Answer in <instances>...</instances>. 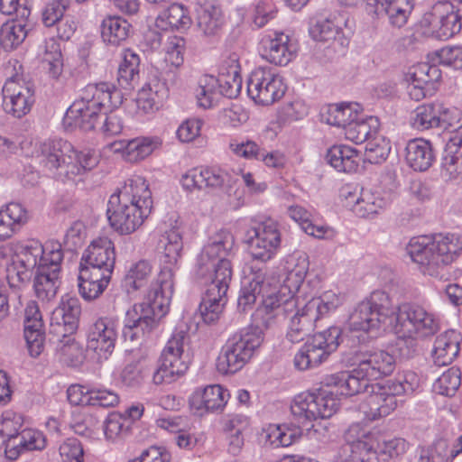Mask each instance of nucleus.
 Wrapping results in <instances>:
<instances>
[{
	"label": "nucleus",
	"mask_w": 462,
	"mask_h": 462,
	"mask_svg": "<svg viewBox=\"0 0 462 462\" xmlns=\"http://www.w3.org/2000/svg\"><path fill=\"white\" fill-rule=\"evenodd\" d=\"M309 267L305 255H289L285 262L287 278L281 288L263 298L251 316V324L235 333L223 346L217 358V370L222 374H233L241 370L260 347L264 331L282 319H290L286 338L299 343L309 337L319 319L340 305L334 293L313 297L301 308L294 292L304 281Z\"/></svg>",
	"instance_id": "1"
},
{
	"label": "nucleus",
	"mask_w": 462,
	"mask_h": 462,
	"mask_svg": "<svg viewBox=\"0 0 462 462\" xmlns=\"http://www.w3.org/2000/svg\"><path fill=\"white\" fill-rule=\"evenodd\" d=\"M162 268L148 291L143 302L134 304L125 313L122 336L125 341L134 342L146 338L157 327L160 319L169 311L173 294V267L183 248L181 234L172 228L162 236Z\"/></svg>",
	"instance_id": "2"
},
{
	"label": "nucleus",
	"mask_w": 462,
	"mask_h": 462,
	"mask_svg": "<svg viewBox=\"0 0 462 462\" xmlns=\"http://www.w3.org/2000/svg\"><path fill=\"white\" fill-rule=\"evenodd\" d=\"M235 238L230 231L220 230L204 246L197 258L195 277L207 286L199 310L208 325L215 324L226 303V292L232 279V265L227 258L233 251Z\"/></svg>",
	"instance_id": "3"
},
{
	"label": "nucleus",
	"mask_w": 462,
	"mask_h": 462,
	"mask_svg": "<svg viewBox=\"0 0 462 462\" xmlns=\"http://www.w3.org/2000/svg\"><path fill=\"white\" fill-rule=\"evenodd\" d=\"M152 203V192L143 178L127 180L109 199L106 213L111 226L121 234L134 232L151 214Z\"/></svg>",
	"instance_id": "4"
},
{
	"label": "nucleus",
	"mask_w": 462,
	"mask_h": 462,
	"mask_svg": "<svg viewBox=\"0 0 462 462\" xmlns=\"http://www.w3.org/2000/svg\"><path fill=\"white\" fill-rule=\"evenodd\" d=\"M406 252L411 261L427 275L442 279L448 267L462 254V236L455 233L435 235L410 240Z\"/></svg>",
	"instance_id": "5"
},
{
	"label": "nucleus",
	"mask_w": 462,
	"mask_h": 462,
	"mask_svg": "<svg viewBox=\"0 0 462 462\" xmlns=\"http://www.w3.org/2000/svg\"><path fill=\"white\" fill-rule=\"evenodd\" d=\"M122 103V92L113 84H88L82 90L80 98L67 109L63 123L68 127L79 128L84 132L92 131L103 110L116 108Z\"/></svg>",
	"instance_id": "6"
},
{
	"label": "nucleus",
	"mask_w": 462,
	"mask_h": 462,
	"mask_svg": "<svg viewBox=\"0 0 462 462\" xmlns=\"http://www.w3.org/2000/svg\"><path fill=\"white\" fill-rule=\"evenodd\" d=\"M35 152L39 163L62 182L74 181L98 162L90 151L78 152L69 142L62 139L41 143Z\"/></svg>",
	"instance_id": "7"
},
{
	"label": "nucleus",
	"mask_w": 462,
	"mask_h": 462,
	"mask_svg": "<svg viewBox=\"0 0 462 462\" xmlns=\"http://www.w3.org/2000/svg\"><path fill=\"white\" fill-rule=\"evenodd\" d=\"M339 402L336 393L327 389H319L315 393H301L291 404V412L295 423L303 429L310 438L324 437L327 427L318 420L328 419L336 413Z\"/></svg>",
	"instance_id": "8"
},
{
	"label": "nucleus",
	"mask_w": 462,
	"mask_h": 462,
	"mask_svg": "<svg viewBox=\"0 0 462 462\" xmlns=\"http://www.w3.org/2000/svg\"><path fill=\"white\" fill-rule=\"evenodd\" d=\"M416 386V374L411 372L398 374L383 384L371 385V394L366 398L368 416L377 420L389 415L398 405L397 397L412 393Z\"/></svg>",
	"instance_id": "9"
},
{
	"label": "nucleus",
	"mask_w": 462,
	"mask_h": 462,
	"mask_svg": "<svg viewBox=\"0 0 462 462\" xmlns=\"http://www.w3.org/2000/svg\"><path fill=\"white\" fill-rule=\"evenodd\" d=\"M393 313L388 294L383 291H374L369 298L355 307L348 317L347 326L350 331L367 333L378 328Z\"/></svg>",
	"instance_id": "10"
},
{
	"label": "nucleus",
	"mask_w": 462,
	"mask_h": 462,
	"mask_svg": "<svg viewBox=\"0 0 462 462\" xmlns=\"http://www.w3.org/2000/svg\"><path fill=\"white\" fill-rule=\"evenodd\" d=\"M189 333L175 329L163 348L158 367L152 374L153 383H171L181 377L188 370V362L182 359L184 346L189 342Z\"/></svg>",
	"instance_id": "11"
},
{
	"label": "nucleus",
	"mask_w": 462,
	"mask_h": 462,
	"mask_svg": "<svg viewBox=\"0 0 462 462\" xmlns=\"http://www.w3.org/2000/svg\"><path fill=\"white\" fill-rule=\"evenodd\" d=\"M395 317L393 326L398 337H426L438 332L439 321L432 313L414 303H402L393 309Z\"/></svg>",
	"instance_id": "12"
},
{
	"label": "nucleus",
	"mask_w": 462,
	"mask_h": 462,
	"mask_svg": "<svg viewBox=\"0 0 462 462\" xmlns=\"http://www.w3.org/2000/svg\"><path fill=\"white\" fill-rule=\"evenodd\" d=\"M81 306L75 297L66 295L51 315L50 341L62 344V348L71 347V336L79 328Z\"/></svg>",
	"instance_id": "13"
},
{
	"label": "nucleus",
	"mask_w": 462,
	"mask_h": 462,
	"mask_svg": "<svg viewBox=\"0 0 462 462\" xmlns=\"http://www.w3.org/2000/svg\"><path fill=\"white\" fill-rule=\"evenodd\" d=\"M81 306L75 297L66 295L51 315L50 341L62 344V348L71 347V336L79 328Z\"/></svg>",
	"instance_id": "14"
},
{
	"label": "nucleus",
	"mask_w": 462,
	"mask_h": 462,
	"mask_svg": "<svg viewBox=\"0 0 462 462\" xmlns=\"http://www.w3.org/2000/svg\"><path fill=\"white\" fill-rule=\"evenodd\" d=\"M61 244L51 242L48 245V256L43 258V263L39 265L35 271L33 288L36 297L44 301L53 299L60 284V273L63 261V251Z\"/></svg>",
	"instance_id": "15"
},
{
	"label": "nucleus",
	"mask_w": 462,
	"mask_h": 462,
	"mask_svg": "<svg viewBox=\"0 0 462 462\" xmlns=\"http://www.w3.org/2000/svg\"><path fill=\"white\" fill-rule=\"evenodd\" d=\"M245 237L253 259L262 263L273 259L281 245L278 225L272 219H267L249 228Z\"/></svg>",
	"instance_id": "16"
},
{
	"label": "nucleus",
	"mask_w": 462,
	"mask_h": 462,
	"mask_svg": "<svg viewBox=\"0 0 462 462\" xmlns=\"http://www.w3.org/2000/svg\"><path fill=\"white\" fill-rule=\"evenodd\" d=\"M282 78L271 69H254L247 80V94L256 104L269 106L282 98L285 94Z\"/></svg>",
	"instance_id": "17"
},
{
	"label": "nucleus",
	"mask_w": 462,
	"mask_h": 462,
	"mask_svg": "<svg viewBox=\"0 0 462 462\" xmlns=\"http://www.w3.org/2000/svg\"><path fill=\"white\" fill-rule=\"evenodd\" d=\"M424 19L439 38L448 39L462 29V0L439 1Z\"/></svg>",
	"instance_id": "18"
},
{
	"label": "nucleus",
	"mask_w": 462,
	"mask_h": 462,
	"mask_svg": "<svg viewBox=\"0 0 462 462\" xmlns=\"http://www.w3.org/2000/svg\"><path fill=\"white\" fill-rule=\"evenodd\" d=\"M2 95L5 112L16 118L27 115L35 102L33 85L18 75L5 81Z\"/></svg>",
	"instance_id": "19"
},
{
	"label": "nucleus",
	"mask_w": 462,
	"mask_h": 462,
	"mask_svg": "<svg viewBox=\"0 0 462 462\" xmlns=\"http://www.w3.org/2000/svg\"><path fill=\"white\" fill-rule=\"evenodd\" d=\"M351 357L343 359L348 365H358L359 373L371 380L391 374L395 368V358L383 350H367L363 347L351 353Z\"/></svg>",
	"instance_id": "20"
},
{
	"label": "nucleus",
	"mask_w": 462,
	"mask_h": 462,
	"mask_svg": "<svg viewBox=\"0 0 462 462\" xmlns=\"http://www.w3.org/2000/svg\"><path fill=\"white\" fill-rule=\"evenodd\" d=\"M456 109L447 106L439 101L428 102L418 106L411 114L410 123L417 131L434 128L448 129L453 125Z\"/></svg>",
	"instance_id": "21"
},
{
	"label": "nucleus",
	"mask_w": 462,
	"mask_h": 462,
	"mask_svg": "<svg viewBox=\"0 0 462 462\" xmlns=\"http://www.w3.org/2000/svg\"><path fill=\"white\" fill-rule=\"evenodd\" d=\"M116 338L115 320L100 318L89 327L87 347L96 353L99 360H106L115 349Z\"/></svg>",
	"instance_id": "22"
},
{
	"label": "nucleus",
	"mask_w": 462,
	"mask_h": 462,
	"mask_svg": "<svg viewBox=\"0 0 462 462\" xmlns=\"http://www.w3.org/2000/svg\"><path fill=\"white\" fill-rule=\"evenodd\" d=\"M233 182L231 174L218 167L195 168L181 178L182 187L189 191L231 187Z\"/></svg>",
	"instance_id": "23"
},
{
	"label": "nucleus",
	"mask_w": 462,
	"mask_h": 462,
	"mask_svg": "<svg viewBox=\"0 0 462 462\" xmlns=\"http://www.w3.org/2000/svg\"><path fill=\"white\" fill-rule=\"evenodd\" d=\"M273 38L263 39L261 55L270 63L285 66L295 57L296 48L283 32H275Z\"/></svg>",
	"instance_id": "24"
},
{
	"label": "nucleus",
	"mask_w": 462,
	"mask_h": 462,
	"mask_svg": "<svg viewBox=\"0 0 462 462\" xmlns=\"http://www.w3.org/2000/svg\"><path fill=\"white\" fill-rule=\"evenodd\" d=\"M116 253L114 243L107 237L94 240L84 251L80 263L114 270Z\"/></svg>",
	"instance_id": "25"
},
{
	"label": "nucleus",
	"mask_w": 462,
	"mask_h": 462,
	"mask_svg": "<svg viewBox=\"0 0 462 462\" xmlns=\"http://www.w3.org/2000/svg\"><path fill=\"white\" fill-rule=\"evenodd\" d=\"M229 393L218 384L208 385L202 390H197L189 398V405L199 415L204 411H216L224 408Z\"/></svg>",
	"instance_id": "26"
},
{
	"label": "nucleus",
	"mask_w": 462,
	"mask_h": 462,
	"mask_svg": "<svg viewBox=\"0 0 462 462\" xmlns=\"http://www.w3.org/2000/svg\"><path fill=\"white\" fill-rule=\"evenodd\" d=\"M351 371H341L337 374L328 375L326 378L328 386L333 385L339 389L340 394L352 396L366 392L369 387L368 376L363 375L359 373V366Z\"/></svg>",
	"instance_id": "27"
},
{
	"label": "nucleus",
	"mask_w": 462,
	"mask_h": 462,
	"mask_svg": "<svg viewBox=\"0 0 462 462\" xmlns=\"http://www.w3.org/2000/svg\"><path fill=\"white\" fill-rule=\"evenodd\" d=\"M440 175L447 181L462 178V137L455 135L448 141L441 159Z\"/></svg>",
	"instance_id": "28"
},
{
	"label": "nucleus",
	"mask_w": 462,
	"mask_h": 462,
	"mask_svg": "<svg viewBox=\"0 0 462 462\" xmlns=\"http://www.w3.org/2000/svg\"><path fill=\"white\" fill-rule=\"evenodd\" d=\"M462 336L455 329H448L439 335L434 342L432 357L438 366L450 365L459 353Z\"/></svg>",
	"instance_id": "29"
},
{
	"label": "nucleus",
	"mask_w": 462,
	"mask_h": 462,
	"mask_svg": "<svg viewBox=\"0 0 462 462\" xmlns=\"http://www.w3.org/2000/svg\"><path fill=\"white\" fill-rule=\"evenodd\" d=\"M21 417L15 419L16 434L12 440V449L9 451L10 460H15L24 451L42 450L46 446L43 434L36 430L23 429L20 430Z\"/></svg>",
	"instance_id": "30"
},
{
	"label": "nucleus",
	"mask_w": 462,
	"mask_h": 462,
	"mask_svg": "<svg viewBox=\"0 0 462 462\" xmlns=\"http://www.w3.org/2000/svg\"><path fill=\"white\" fill-rule=\"evenodd\" d=\"M346 14L336 12L328 17H321L317 20L310 29V33L315 41L329 42L341 38L342 30L347 25Z\"/></svg>",
	"instance_id": "31"
},
{
	"label": "nucleus",
	"mask_w": 462,
	"mask_h": 462,
	"mask_svg": "<svg viewBox=\"0 0 462 462\" xmlns=\"http://www.w3.org/2000/svg\"><path fill=\"white\" fill-rule=\"evenodd\" d=\"M28 220L26 209L19 203H9L0 209V241L12 237Z\"/></svg>",
	"instance_id": "32"
},
{
	"label": "nucleus",
	"mask_w": 462,
	"mask_h": 462,
	"mask_svg": "<svg viewBox=\"0 0 462 462\" xmlns=\"http://www.w3.org/2000/svg\"><path fill=\"white\" fill-rule=\"evenodd\" d=\"M405 151L406 162L414 171H425L432 165L434 153L429 141L421 138L411 140Z\"/></svg>",
	"instance_id": "33"
},
{
	"label": "nucleus",
	"mask_w": 462,
	"mask_h": 462,
	"mask_svg": "<svg viewBox=\"0 0 462 462\" xmlns=\"http://www.w3.org/2000/svg\"><path fill=\"white\" fill-rule=\"evenodd\" d=\"M330 355V352L310 337L296 353L294 366L300 371L312 369L327 361Z\"/></svg>",
	"instance_id": "34"
},
{
	"label": "nucleus",
	"mask_w": 462,
	"mask_h": 462,
	"mask_svg": "<svg viewBox=\"0 0 462 462\" xmlns=\"http://www.w3.org/2000/svg\"><path fill=\"white\" fill-rule=\"evenodd\" d=\"M101 36L105 42L118 46L125 42L133 32L131 23L118 15H108L101 23Z\"/></svg>",
	"instance_id": "35"
},
{
	"label": "nucleus",
	"mask_w": 462,
	"mask_h": 462,
	"mask_svg": "<svg viewBox=\"0 0 462 462\" xmlns=\"http://www.w3.org/2000/svg\"><path fill=\"white\" fill-rule=\"evenodd\" d=\"M251 273L253 274L252 279L241 288L237 299V309L240 312H246L251 310L263 291L266 276L265 270L252 266Z\"/></svg>",
	"instance_id": "36"
},
{
	"label": "nucleus",
	"mask_w": 462,
	"mask_h": 462,
	"mask_svg": "<svg viewBox=\"0 0 462 462\" xmlns=\"http://www.w3.org/2000/svg\"><path fill=\"white\" fill-rule=\"evenodd\" d=\"M121 57L122 60L117 69V82L123 88H134L140 78V57L130 49L124 50Z\"/></svg>",
	"instance_id": "37"
},
{
	"label": "nucleus",
	"mask_w": 462,
	"mask_h": 462,
	"mask_svg": "<svg viewBox=\"0 0 462 462\" xmlns=\"http://www.w3.org/2000/svg\"><path fill=\"white\" fill-rule=\"evenodd\" d=\"M374 436L356 443L343 444L335 455V462H369L374 451Z\"/></svg>",
	"instance_id": "38"
},
{
	"label": "nucleus",
	"mask_w": 462,
	"mask_h": 462,
	"mask_svg": "<svg viewBox=\"0 0 462 462\" xmlns=\"http://www.w3.org/2000/svg\"><path fill=\"white\" fill-rule=\"evenodd\" d=\"M327 162L340 172H354L359 165L356 150L346 145H334L326 154Z\"/></svg>",
	"instance_id": "39"
},
{
	"label": "nucleus",
	"mask_w": 462,
	"mask_h": 462,
	"mask_svg": "<svg viewBox=\"0 0 462 462\" xmlns=\"http://www.w3.org/2000/svg\"><path fill=\"white\" fill-rule=\"evenodd\" d=\"M379 125V120L375 116L365 119L354 117L345 130V136L355 143H367L377 134Z\"/></svg>",
	"instance_id": "40"
},
{
	"label": "nucleus",
	"mask_w": 462,
	"mask_h": 462,
	"mask_svg": "<svg viewBox=\"0 0 462 462\" xmlns=\"http://www.w3.org/2000/svg\"><path fill=\"white\" fill-rule=\"evenodd\" d=\"M390 204L389 196H384L379 191L363 189L360 198L354 207L355 213L360 217H370Z\"/></svg>",
	"instance_id": "41"
},
{
	"label": "nucleus",
	"mask_w": 462,
	"mask_h": 462,
	"mask_svg": "<svg viewBox=\"0 0 462 462\" xmlns=\"http://www.w3.org/2000/svg\"><path fill=\"white\" fill-rule=\"evenodd\" d=\"M198 26L206 36H217L222 30L224 17L218 6L209 5L198 10Z\"/></svg>",
	"instance_id": "42"
},
{
	"label": "nucleus",
	"mask_w": 462,
	"mask_h": 462,
	"mask_svg": "<svg viewBox=\"0 0 462 462\" xmlns=\"http://www.w3.org/2000/svg\"><path fill=\"white\" fill-rule=\"evenodd\" d=\"M411 10L412 5L409 0H391L386 5L373 9L370 14L376 16L386 14L393 25L401 28L406 24Z\"/></svg>",
	"instance_id": "43"
},
{
	"label": "nucleus",
	"mask_w": 462,
	"mask_h": 462,
	"mask_svg": "<svg viewBox=\"0 0 462 462\" xmlns=\"http://www.w3.org/2000/svg\"><path fill=\"white\" fill-rule=\"evenodd\" d=\"M191 23L183 5L172 4L156 19V26L161 30H180L185 29Z\"/></svg>",
	"instance_id": "44"
},
{
	"label": "nucleus",
	"mask_w": 462,
	"mask_h": 462,
	"mask_svg": "<svg viewBox=\"0 0 462 462\" xmlns=\"http://www.w3.org/2000/svg\"><path fill=\"white\" fill-rule=\"evenodd\" d=\"M27 21L7 22L0 27V47L13 50L21 44L27 35Z\"/></svg>",
	"instance_id": "45"
},
{
	"label": "nucleus",
	"mask_w": 462,
	"mask_h": 462,
	"mask_svg": "<svg viewBox=\"0 0 462 462\" xmlns=\"http://www.w3.org/2000/svg\"><path fill=\"white\" fill-rule=\"evenodd\" d=\"M441 79V70L436 64L420 62L409 69L406 80L417 82L435 88V85Z\"/></svg>",
	"instance_id": "46"
},
{
	"label": "nucleus",
	"mask_w": 462,
	"mask_h": 462,
	"mask_svg": "<svg viewBox=\"0 0 462 462\" xmlns=\"http://www.w3.org/2000/svg\"><path fill=\"white\" fill-rule=\"evenodd\" d=\"M152 273V265L145 260L133 264L123 280V287L132 293L146 285Z\"/></svg>",
	"instance_id": "47"
},
{
	"label": "nucleus",
	"mask_w": 462,
	"mask_h": 462,
	"mask_svg": "<svg viewBox=\"0 0 462 462\" xmlns=\"http://www.w3.org/2000/svg\"><path fill=\"white\" fill-rule=\"evenodd\" d=\"M216 79L219 97L235 98L239 95L242 88V78L237 66L231 67L226 73H220Z\"/></svg>",
	"instance_id": "48"
},
{
	"label": "nucleus",
	"mask_w": 462,
	"mask_h": 462,
	"mask_svg": "<svg viewBox=\"0 0 462 462\" xmlns=\"http://www.w3.org/2000/svg\"><path fill=\"white\" fill-rule=\"evenodd\" d=\"M52 241H49L42 245L38 241H31L29 244L23 246L19 252H17L14 255H16L19 259L22 260L21 263L27 264V267H34L38 268L39 265L43 264V258H46L48 253V245Z\"/></svg>",
	"instance_id": "49"
},
{
	"label": "nucleus",
	"mask_w": 462,
	"mask_h": 462,
	"mask_svg": "<svg viewBox=\"0 0 462 462\" xmlns=\"http://www.w3.org/2000/svg\"><path fill=\"white\" fill-rule=\"evenodd\" d=\"M42 63L51 78L58 79L61 75L63 70L62 55L60 44L54 40L46 42Z\"/></svg>",
	"instance_id": "50"
},
{
	"label": "nucleus",
	"mask_w": 462,
	"mask_h": 462,
	"mask_svg": "<svg viewBox=\"0 0 462 462\" xmlns=\"http://www.w3.org/2000/svg\"><path fill=\"white\" fill-rule=\"evenodd\" d=\"M461 384V373L458 368L451 367L444 372L434 383L433 390L444 396H453Z\"/></svg>",
	"instance_id": "51"
},
{
	"label": "nucleus",
	"mask_w": 462,
	"mask_h": 462,
	"mask_svg": "<svg viewBox=\"0 0 462 462\" xmlns=\"http://www.w3.org/2000/svg\"><path fill=\"white\" fill-rule=\"evenodd\" d=\"M196 97L199 106L209 108L217 102L219 94L217 89V79L213 76H205L196 89Z\"/></svg>",
	"instance_id": "52"
},
{
	"label": "nucleus",
	"mask_w": 462,
	"mask_h": 462,
	"mask_svg": "<svg viewBox=\"0 0 462 462\" xmlns=\"http://www.w3.org/2000/svg\"><path fill=\"white\" fill-rule=\"evenodd\" d=\"M16 255L12 258L11 264L7 267V280L11 287H21L28 283L32 276L34 267H27Z\"/></svg>",
	"instance_id": "53"
},
{
	"label": "nucleus",
	"mask_w": 462,
	"mask_h": 462,
	"mask_svg": "<svg viewBox=\"0 0 462 462\" xmlns=\"http://www.w3.org/2000/svg\"><path fill=\"white\" fill-rule=\"evenodd\" d=\"M432 60L439 64L462 70V46L447 45L432 53Z\"/></svg>",
	"instance_id": "54"
},
{
	"label": "nucleus",
	"mask_w": 462,
	"mask_h": 462,
	"mask_svg": "<svg viewBox=\"0 0 462 462\" xmlns=\"http://www.w3.org/2000/svg\"><path fill=\"white\" fill-rule=\"evenodd\" d=\"M356 117L348 104L331 105L328 108L326 121L328 125L342 127L344 130Z\"/></svg>",
	"instance_id": "55"
},
{
	"label": "nucleus",
	"mask_w": 462,
	"mask_h": 462,
	"mask_svg": "<svg viewBox=\"0 0 462 462\" xmlns=\"http://www.w3.org/2000/svg\"><path fill=\"white\" fill-rule=\"evenodd\" d=\"M23 336L30 356L32 357L39 356L44 349L45 333L43 326H24Z\"/></svg>",
	"instance_id": "56"
},
{
	"label": "nucleus",
	"mask_w": 462,
	"mask_h": 462,
	"mask_svg": "<svg viewBox=\"0 0 462 462\" xmlns=\"http://www.w3.org/2000/svg\"><path fill=\"white\" fill-rule=\"evenodd\" d=\"M130 430V421L119 413L110 414L104 426L106 439H115L117 437L127 435Z\"/></svg>",
	"instance_id": "57"
},
{
	"label": "nucleus",
	"mask_w": 462,
	"mask_h": 462,
	"mask_svg": "<svg viewBox=\"0 0 462 462\" xmlns=\"http://www.w3.org/2000/svg\"><path fill=\"white\" fill-rule=\"evenodd\" d=\"M69 0H52L48 3L42 12V21L46 27L58 24L68 8Z\"/></svg>",
	"instance_id": "58"
},
{
	"label": "nucleus",
	"mask_w": 462,
	"mask_h": 462,
	"mask_svg": "<svg viewBox=\"0 0 462 462\" xmlns=\"http://www.w3.org/2000/svg\"><path fill=\"white\" fill-rule=\"evenodd\" d=\"M311 337L332 354L338 348L342 341V329L340 327L331 326L321 332L314 334Z\"/></svg>",
	"instance_id": "59"
},
{
	"label": "nucleus",
	"mask_w": 462,
	"mask_h": 462,
	"mask_svg": "<svg viewBox=\"0 0 462 462\" xmlns=\"http://www.w3.org/2000/svg\"><path fill=\"white\" fill-rule=\"evenodd\" d=\"M0 12L5 15H15L17 20L27 21L31 15L29 0H0Z\"/></svg>",
	"instance_id": "60"
},
{
	"label": "nucleus",
	"mask_w": 462,
	"mask_h": 462,
	"mask_svg": "<svg viewBox=\"0 0 462 462\" xmlns=\"http://www.w3.org/2000/svg\"><path fill=\"white\" fill-rule=\"evenodd\" d=\"M153 147L150 138L130 140L127 145V160L130 162L143 160L152 152Z\"/></svg>",
	"instance_id": "61"
},
{
	"label": "nucleus",
	"mask_w": 462,
	"mask_h": 462,
	"mask_svg": "<svg viewBox=\"0 0 462 462\" xmlns=\"http://www.w3.org/2000/svg\"><path fill=\"white\" fill-rule=\"evenodd\" d=\"M229 149L238 157L256 161L259 160L262 150V148H260V146L252 140L241 142H238L237 140H231L229 143Z\"/></svg>",
	"instance_id": "62"
},
{
	"label": "nucleus",
	"mask_w": 462,
	"mask_h": 462,
	"mask_svg": "<svg viewBox=\"0 0 462 462\" xmlns=\"http://www.w3.org/2000/svg\"><path fill=\"white\" fill-rule=\"evenodd\" d=\"M420 457H429L433 462H452L453 458L450 455L448 443L446 439H440L436 440L433 445L423 449Z\"/></svg>",
	"instance_id": "63"
},
{
	"label": "nucleus",
	"mask_w": 462,
	"mask_h": 462,
	"mask_svg": "<svg viewBox=\"0 0 462 462\" xmlns=\"http://www.w3.org/2000/svg\"><path fill=\"white\" fill-rule=\"evenodd\" d=\"M63 462H83L84 450L78 439L71 438L64 441L59 448Z\"/></svg>",
	"instance_id": "64"
}]
</instances>
